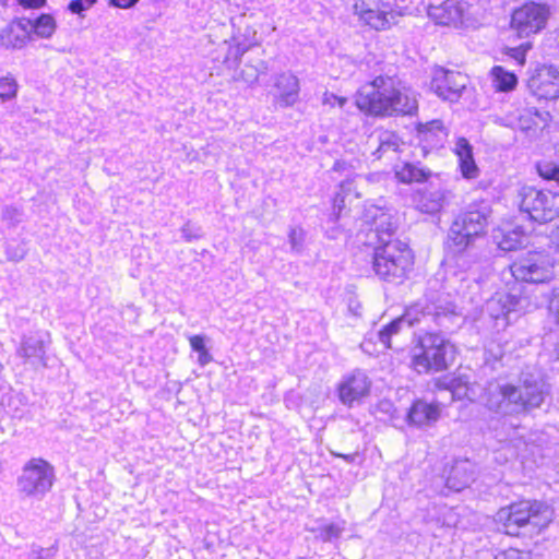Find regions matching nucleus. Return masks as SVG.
<instances>
[{
  "instance_id": "obj_6",
  "label": "nucleus",
  "mask_w": 559,
  "mask_h": 559,
  "mask_svg": "<svg viewBox=\"0 0 559 559\" xmlns=\"http://www.w3.org/2000/svg\"><path fill=\"white\" fill-rule=\"evenodd\" d=\"M455 347L441 333L419 335L413 348L412 364L418 372L443 371L453 364Z\"/></svg>"
},
{
  "instance_id": "obj_9",
  "label": "nucleus",
  "mask_w": 559,
  "mask_h": 559,
  "mask_svg": "<svg viewBox=\"0 0 559 559\" xmlns=\"http://www.w3.org/2000/svg\"><path fill=\"white\" fill-rule=\"evenodd\" d=\"M53 480V466L40 457H33L17 477V491L25 498L41 499L51 489Z\"/></svg>"
},
{
  "instance_id": "obj_11",
  "label": "nucleus",
  "mask_w": 559,
  "mask_h": 559,
  "mask_svg": "<svg viewBox=\"0 0 559 559\" xmlns=\"http://www.w3.org/2000/svg\"><path fill=\"white\" fill-rule=\"evenodd\" d=\"M532 307L530 298L513 287L509 293L496 294L490 298L486 304V311L497 321V325L502 321L501 325L506 326L521 313L530 311Z\"/></svg>"
},
{
  "instance_id": "obj_47",
  "label": "nucleus",
  "mask_w": 559,
  "mask_h": 559,
  "mask_svg": "<svg viewBox=\"0 0 559 559\" xmlns=\"http://www.w3.org/2000/svg\"><path fill=\"white\" fill-rule=\"evenodd\" d=\"M324 103L331 104V105H334L335 103H337V105L340 107H343L347 103V99L345 97H338L334 94H330V95L325 94Z\"/></svg>"
},
{
  "instance_id": "obj_49",
  "label": "nucleus",
  "mask_w": 559,
  "mask_h": 559,
  "mask_svg": "<svg viewBox=\"0 0 559 559\" xmlns=\"http://www.w3.org/2000/svg\"><path fill=\"white\" fill-rule=\"evenodd\" d=\"M139 0H110V3L115 7L128 9L133 7Z\"/></svg>"
},
{
  "instance_id": "obj_24",
  "label": "nucleus",
  "mask_w": 559,
  "mask_h": 559,
  "mask_svg": "<svg viewBox=\"0 0 559 559\" xmlns=\"http://www.w3.org/2000/svg\"><path fill=\"white\" fill-rule=\"evenodd\" d=\"M417 130L421 140L431 143L432 145H442L448 136V132L442 121L438 119L420 123Z\"/></svg>"
},
{
  "instance_id": "obj_39",
  "label": "nucleus",
  "mask_w": 559,
  "mask_h": 559,
  "mask_svg": "<svg viewBox=\"0 0 559 559\" xmlns=\"http://www.w3.org/2000/svg\"><path fill=\"white\" fill-rule=\"evenodd\" d=\"M372 5H376V0H353L352 10L361 20Z\"/></svg>"
},
{
  "instance_id": "obj_43",
  "label": "nucleus",
  "mask_w": 559,
  "mask_h": 559,
  "mask_svg": "<svg viewBox=\"0 0 559 559\" xmlns=\"http://www.w3.org/2000/svg\"><path fill=\"white\" fill-rule=\"evenodd\" d=\"M549 311L554 314L556 322L559 323V287L554 289V296L549 304Z\"/></svg>"
},
{
  "instance_id": "obj_28",
  "label": "nucleus",
  "mask_w": 559,
  "mask_h": 559,
  "mask_svg": "<svg viewBox=\"0 0 559 559\" xmlns=\"http://www.w3.org/2000/svg\"><path fill=\"white\" fill-rule=\"evenodd\" d=\"M444 204V195L441 191H424L417 201V207L427 214L438 213Z\"/></svg>"
},
{
  "instance_id": "obj_32",
  "label": "nucleus",
  "mask_w": 559,
  "mask_h": 559,
  "mask_svg": "<svg viewBox=\"0 0 559 559\" xmlns=\"http://www.w3.org/2000/svg\"><path fill=\"white\" fill-rule=\"evenodd\" d=\"M544 114H540L535 108H526L520 111L516 118V128L522 131H530L532 129L538 128L539 122H545Z\"/></svg>"
},
{
  "instance_id": "obj_5",
  "label": "nucleus",
  "mask_w": 559,
  "mask_h": 559,
  "mask_svg": "<svg viewBox=\"0 0 559 559\" xmlns=\"http://www.w3.org/2000/svg\"><path fill=\"white\" fill-rule=\"evenodd\" d=\"M413 266V254L407 243L394 239L376 245L372 254V270L388 283L401 284Z\"/></svg>"
},
{
  "instance_id": "obj_57",
  "label": "nucleus",
  "mask_w": 559,
  "mask_h": 559,
  "mask_svg": "<svg viewBox=\"0 0 559 559\" xmlns=\"http://www.w3.org/2000/svg\"><path fill=\"white\" fill-rule=\"evenodd\" d=\"M2 369V365L0 364V370Z\"/></svg>"
},
{
  "instance_id": "obj_41",
  "label": "nucleus",
  "mask_w": 559,
  "mask_h": 559,
  "mask_svg": "<svg viewBox=\"0 0 559 559\" xmlns=\"http://www.w3.org/2000/svg\"><path fill=\"white\" fill-rule=\"evenodd\" d=\"M493 559H532L528 552L520 551L514 548L501 551Z\"/></svg>"
},
{
  "instance_id": "obj_1",
  "label": "nucleus",
  "mask_w": 559,
  "mask_h": 559,
  "mask_svg": "<svg viewBox=\"0 0 559 559\" xmlns=\"http://www.w3.org/2000/svg\"><path fill=\"white\" fill-rule=\"evenodd\" d=\"M549 384L536 367L524 368L516 380L490 382L485 389V406L499 415H521L539 408L549 396Z\"/></svg>"
},
{
  "instance_id": "obj_18",
  "label": "nucleus",
  "mask_w": 559,
  "mask_h": 559,
  "mask_svg": "<svg viewBox=\"0 0 559 559\" xmlns=\"http://www.w3.org/2000/svg\"><path fill=\"white\" fill-rule=\"evenodd\" d=\"M28 21L21 19L7 25L0 33V46L7 49H22L31 40Z\"/></svg>"
},
{
  "instance_id": "obj_30",
  "label": "nucleus",
  "mask_w": 559,
  "mask_h": 559,
  "mask_svg": "<svg viewBox=\"0 0 559 559\" xmlns=\"http://www.w3.org/2000/svg\"><path fill=\"white\" fill-rule=\"evenodd\" d=\"M378 147L373 153L377 155V158H381L384 154L389 152H397L401 144L403 143L401 139L392 131L383 130L380 131L377 135Z\"/></svg>"
},
{
  "instance_id": "obj_19",
  "label": "nucleus",
  "mask_w": 559,
  "mask_h": 559,
  "mask_svg": "<svg viewBox=\"0 0 559 559\" xmlns=\"http://www.w3.org/2000/svg\"><path fill=\"white\" fill-rule=\"evenodd\" d=\"M274 86L277 90L278 104L283 107L294 105L298 99L299 81L290 72H284L276 76Z\"/></svg>"
},
{
  "instance_id": "obj_14",
  "label": "nucleus",
  "mask_w": 559,
  "mask_h": 559,
  "mask_svg": "<svg viewBox=\"0 0 559 559\" xmlns=\"http://www.w3.org/2000/svg\"><path fill=\"white\" fill-rule=\"evenodd\" d=\"M467 84V78L457 71L444 68L433 70L430 88L442 99L456 102Z\"/></svg>"
},
{
  "instance_id": "obj_20",
  "label": "nucleus",
  "mask_w": 559,
  "mask_h": 559,
  "mask_svg": "<svg viewBox=\"0 0 559 559\" xmlns=\"http://www.w3.org/2000/svg\"><path fill=\"white\" fill-rule=\"evenodd\" d=\"M454 152L459 157L461 173L464 178L473 179L479 174V169L473 157V147L465 138H459Z\"/></svg>"
},
{
  "instance_id": "obj_26",
  "label": "nucleus",
  "mask_w": 559,
  "mask_h": 559,
  "mask_svg": "<svg viewBox=\"0 0 559 559\" xmlns=\"http://www.w3.org/2000/svg\"><path fill=\"white\" fill-rule=\"evenodd\" d=\"M45 341L39 337L29 336L23 340L19 348V355L24 358H36L45 366Z\"/></svg>"
},
{
  "instance_id": "obj_23",
  "label": "nucleus",
  "mask_w": 559,
  "mask_h": 559,
  "mask_svg": "<svg viewBox=\"0 0 559 559\" xmlns=\"http://www.w3.org/2000/svg\"><path fill=\"white\" fill-rule=\"evenodd\" d=\"M395 229L396 225L392 222V217L389 214L380 212L379 214H374L372 216V225L370 231L374 235V238L378 239L377 245L392 240L391 237Z\"/></svg>"
},
{
  "instance_id": "obj_45",
  "label": "nucleus",
  "mask_w": 559,
  "mask_h": 559,
  "mask_svg": "<svg viewBox=\"0 0 559 559\" xmlns=\"http://www.w3.org/2000/svg\"><path fill=\"white\" fill-rule=\"evenodd\" d=\"M347 307H348V311L353 316H355V317H360L361 316L362 306H361L360 301L356 297L350 296L348 298Z\"/></svg>"
},
{
  "instance_id": "obj_38",
  "label": "nucleus",
  "mask_w": 559,
  "mask_h": 559,
  "mask_svg": "<svg viewBox=\"0 0 559 559\" xmlns=\"http://www.w3.org/2000/svg\"><path fill=\"white\" fill-rule=\"evenodd\" d=\"M97 0H72L68 4V9L73 14L81 15L84 11L96 3Z\"/></svg>"
},
{
  "instance_id": "obj_13",
  "label": "nucleus",
  "mask_w": 559,
  "mask_h": 559,
  "mask_svg": "<svg viewBox=\"0 0 559 559\" xmlns=\"http://www.w3.org/2000/svg\"><path fill=\"white\" fill-rule=\"evenodd\" d=\"M526 86L539 99H556L559 97V71L552 66H539L530 73Z\"/></svg>"
},
{
  "instance_id": "obj_10",
  "label": "nucleus",
  "mask_w": 559,
  "mask_h": 559,
  "mask_svg": "<svg viewBox=\"0 0 559 559\" xmlns=\"http://www.w3.org/2000/svg\"><path fill=\"white\" fill-rule=\"evenodd\" d=\"M512 276L518 282L542 284L555 276L554 262L544 252L532 251L516 259L511 265Z\"/></svg>"
},
{
  "instance_id": "obj_55",
  "label": "nucleus",
  "mask_w": 559,
  "mask_h": 559,
  "mask_svg": "<svg viewBox=\"0 0 559 559\" xmlns=\"http://www.w3.org/2000/svg\"><path fill=\"white\" fill-rule=\"evenodd\" d=\"M338 229H332L331 231H328V236L332 239L337 237Z\"/></svg>"
},
{
  "instance_id": "obj_36",
  "label": "nucleus",
  "mask_w": 559,
  "mask_h": 559,
  "mask_svg": "<svg viewBox=\"0 0 559 559\" xmlns=\"http://www.w3.org/2000/svg\"><path fill=\"white\" fill-rule=\"evenodd\" d=\"M17 91V84L11 76H4L0 79V98L3 100L10 99L15 96Z\"/></svg>"
},
{
  "instance_id": "obj_54",
  "label": "nucleus",
  "mask_w": 559,
  "mask_h": 559,
  "mask_svg": "<svg viewBox=\"0 0 559 559\" xmlns=\"http://www.w3.org/2000/svg\"><path fill=\"white\" fill-rule=\"evenodd\" d=\"M454 393L457 394L460 397L461 396H467V388L466 386H459Z\"/></svg>"
},
{
  "instance_id": "obj_35",
  "label": "nucleus",
  "mask_w": 559,
  "mask_h": 559,
  "mask_svg": "<svg viewBox=\"0 0 559 559\" xmlns=\"http://www.w3.org/2000/svg\"><path fill=\"white\" fill-rule=\"evenodd\" d=\"M536 167L540 177L546 180H554L559 185V165L552 162H540Z\"/></svg>"
},
{
  "instance_id": "obj_21",
  "label": "nucleus",
  "mask_w": 559,
  "mask_h": 559,
  "mask_svg": "<svg viewBox=\"0 0 559 559\" xmlns=\"http://www.w3.org/2000/svg\"><path fill=\"white\" fill-rule=\"evenodd\" d=\"M439 416L440 411L438 406L418 400L409 408L407 420L409 424L420 427L437 421Z\"/></svg>"
},
{
  "instance_id": "obj_8",
  "label": "nucleus",
  "mask_w": 559,
  "mask_h": 559,
  "mask_svg": "<svg viewBox=\"0 0 559 559\" xmlns=\"http://www.w3.org/2000/svg\"><path fill=\"white\" fill-rule=\"evenodd\" d=\"M521 213L538 224H546L559 216V193L525 186L518 193Z\"/></svg>"
},
{
  "instance_id": "obj_51",
  "label": "nucleus",
  "mask_w": 559,
  "mask_h": 559,
  "mask_svg": "<svg viewBox=\"0 0 559 559\" xmlns=\"http://www.w3.org/2000/svg\"><path fill=\"white\" fill-rule=\"evenodd\" d=\"M199 354V357H198V361L201 366H205L207 365L210 361H212V356L211 354L209 353L207 348L198 353Z\"/></svg>"
},
{
  "instance_id": "obj_3",
  "label": "nucleus",
  "mask_w": 559,
  "mask_h": 559,
  "mask_svg": "<svg viewBox=\"0 0 559 559\" xmlns=\"http://www.w3.org/2000/svg\"><path fill=\"white\" fill-rule=\"evenodd\" d=\"M418 314L424 319L433 321L443 330H451L457 326L460 319L455 305L445 294H430L426 296L425 302H417L406 310L404 317L399 318L384 325L379 332V341L386 347L393 348L391 338L401 330V325L407 321L408 325L419 322Z\"/></svg>"
},
{
  "instance_id": "obj_7",
  "label": "nucleus",
  "mask_w": 559,
  "mask_h": 559,
  "mask_svg": "<svg viewBox=\"0 0 559 559\" xmlns=\"http://www.w3.org/2000/svg\"><path fill=\"white\" fill-rule=\"evenodd\" d=\"M549 508L539 501L522 500L501 508L496 522L501 524L506 534L519 536L524 526H545L549 522Z\"/></svg>"
},
{
  "instance_id": "obj_52",
  "label": "nucleus",
  "mask_w": 559,
  "mask_h": 559,
  "mask_svg": "<svg viewBox=\"0 0 559 559\" xmlns=\"http://www.w3.org/2000/svg\"><path fill=\"white\" fill-rule=\"evenodd\" d=\"M331 453L334 456L344 459L347 463L355 462L356 457L358 456L357 452L349 453V454H343V453H337V452L331 451Z\"/></svg>"
},
{
  "instance_id": "obj_25",
  "label": "nucleus",
  "mask_w": 559,
  "mask_h": 559,
  "mask_svg": "<svg viewBox=\"0 0 559 559\" xmlns=\"http://www.w3.org/2000/svg\"><path fill=\"white\" fill-rule=\"evenodd\" d=\"M374 7L376 5H372L368 10V13L364 15L361 21L378 31L389 28L394 23V13L391 11L376 9Z\"/></svg>"
},
{
  "instance_id": "obj_42",
  "label": "nucleus",
  "mask_w": 559,
  "mask_h": 559,
  "mask_svg": "<svg viewBox=\"0 0 559 559\" xmlns=\"http://www.w3.org/2000/svg\"><path fill=\"white\" fill-rule=\"evenodd\" d=\"M342 528L336 524H329L323 530V538L324 540H332L334 538H338L341 536Z\"/></svg>"
},
{
  "instance_id": "obj_16",
  "label": "nucleus",
  "mask_w": 559,
  "mask_h": 559,
  "mask_svg": "<svg viewBox=\"0 0 559 559\" xmlns=\"http://www.w3.org/2000/svg\"><path fill=\"white\" fill-rule=\"evenodd\" d=\"M466 5L456 0H445L439 4L430 3L428 16L439 25L459 27L464 24Z\"/></svg>"
},
{
  "instance_id": "obj_29",
  "label": "nucleus",
  "mask_w": 559,
  "mask_h": 559,
  "mask_svg": "<svg viewBox=\"0 0 559 559\" xmlns=\"http://www.w3.org/2000/svg\"><path fill=\"white\" fill-rule=\"evenodd\" d=\"M25 21L29 22L28 29L31 34L34 33L41 38H50L57 27L55 19L49 14H40L34 20L25 19Z\"/></svg>"
},
{
  "instance_id": "obj_56",
  "label": "nucleus",
  "mask_w": 559,
  "mask_h": 559,
  "mask_svg": "<svg viewBox=\"0 0 559 559\" xmlns=\"http://www.w3.org/2000/svg\"><path fill=\"white\" fill-rule=\"evenodd\" d=\"M340 167H341V163H338V162H337V163H335V165H334V170H338V169H340Z\"/></svg>"
},
{
  "instance_id": "obj_40",
  "label": "nucleus",
  "mask_w": 559,
  "mask_h": 559,
  "mask_svg": "<svg viewBox=\"0 0 559 559\" xmlns=\"http://www.w3.org/2000/svg\"><path fill=\"white\" fill-rule=\"evenodd\" d=\"M347 198H349V197L345 195L341 191H338L336 193L334 201H333V214L331 215V221L336 222L338 219L343 209H345V206H346L345 200Z\"/></svg>"
},
{
  "instance_id": "obj_46",
  "label": "nucleus",
  "mask_w": 559,
  "mask_h": 559,
  "mask_svg": "<svg viewBox=\"0 0 559 559\" xmlns=\"http://www.w3.org/2000/svg\"><path fill=\"white\" fill-rule=\"evenodd\" d=\"M190 346L191 348L197 352V353H200L204 349H206V346H205V342H204V336L202 335H192L190 338Z\"/></svg>"
},
{
  "instance_id": "obj_50",
  "label": "nucleus",
  "mask_w": 559,
  "mask_h": 559,
  "mask_svg": "<svg viewBox=\"0 0 559 559\" xmlns=\"http://www.w3.org/2000/svg\"><path fill=\"white\" fill-rule=\"evenodd\" d=\"M46 0H19V3L24 8H39L44 5Z\"/></svg>"
},
{
  "instance_id": "obj_22",
  "label": "nucleus",
  "mask_w": 559,
  "mask_h": 559,
  "mask_svg": "<svg viewBox=\"0 0 559 559\" xmlns=\"http://www.w3.org/2000/svg\"><path fill=\"white\" fill-rule=\"evenodd\" d=\"M395 176L403 183H421L430 178L431 170L418 164L403 163L401 167L396 166Z\"/></svg>"
},
{
  "instance_id": "obj_27",
  "label": "nucleus",
  "mask_w": 559,
  "mask_h": 559,
  "mask_svg": "<svg viewBox=\"0 0 559 559\" xmlns=\"http://www.w3.org/2000/svg\"><path fill=\"white\" fill-rule=\"evenodd\" d=\"M498 247L503 251L520 249L524 242V234L520 229L500 230L495 235Z\"/></svg>"
},
{
  "instance_id": "obj_31",
  "label": "nucleus",
  "mask_w": 559,
  "mask_h": 559,
  "mask_svg": "<svg viewBox=\"0 0 559 559\" xmlns=\"http://www.w3.org/2000/svg\"><path fill=\"white\" fill-rule=\"evenodd\" d=\"M491 75L497 91L510 92L516 86V75L512 72L506 71L500 66H496L491 69Z\"/></svg>"
},
{
  "instance_id": "obj_34",
  "label": "nucleus",
  "mask_w": 559,
  "mask_h": 559,
  "mask_svg": "<svg viewBox=\"0 0 559 559\" xmlns=\"http://www.w3.org/2000/svg\"><path fill=\"white\" fill-rule=\"evenodd\" d=\"M267 70L266 63L261 60H252L249 63H246L245 67L238 73L237 80H241L245 83L251 85L258 81V78L261 73H264Z\"/></svg>"
},
{
  "instance_id": "obj_15",
  "label": "nucleus",
  "mask_w": 559,
  "mask_h": 559,
  "mask_svg": "<svg viewBox=\"0 0 559 559\" xmlns=\"http://www.w3.org/2000/svg\"><path fill=\"white\" fill-rule=\"evenodd\" d=\"M370 389L371 380L368 376L361 370H355L338 383L337 396L343 405L353 407L369 395Z\"/></svg>"
},
{
  "instance_id": "obj_2",
  "label": "nucleus",
  "mask_w": 559,
  "mask_h": 559,
  "mask_svg": "<svg viewBox=\"0 0 559 559\" xmlns=\"http://www.w3.org/2000/svg\"><path fill=\"white\" fill-rule=\"evenodd\" d=\"M356 105L373 116L412 115L417 100L401 88V82L389 75H379L364 84L356 96Z\"/></svg>"
},
{
  "instance_id": "obj_33",
  "label": "nucleus",
  "mask_w": 559,
  "mask_h": 559,
  "mask_svg": "<svg viewBox=\"0 0 559 559\" xmlns=\"http://www.w3.org/2000/svg\"><path fill=\"white\" fill-rule=\"evenodd\" d=\"M369 178L364 175H355L353 178H348L341 182L340 191L345 195H354L355 199H359L364 195V189L368 186Z\"/></svg>"
},
{
  "instance_id": "obj_53",
  "label": "nucleus",
  "mask_w": 559,
  "mask_h": 559,
  "mask_svg": "<svg viewBox=\"0 0 559 559\" xmlns=\"http://www.w3.org/2000/svg\"><path fill=\"white\" fill-rule=\"evenodd\" d=\"M552 243L559 251V226H558L557 230L552 234Z\"/></svg>"
},
{
  "instance_id": "obj_17",
  "label": "nucleus",
  "mask_w": 559,
  "mask_h": 559,
  "mask_svg": "<svg viewBox=\"0 0 559 559\" xmlns=\"http://www.w3.org/2000/svg\"><path fill=\"white\" fill-rule=\"evenodd\" d=\"M477 474L478 468L474 462L468 459L456 460L449 471L447 487L461 491L475 481Z\"/></svg>"
},
{
  "instance_id": "obj_12",
  "label": "nucleus",
  "mask_w": 559,
  "mask_h": 559,
  "mask_svg": "<svg viewBox=\"0 0 559 559\" xmlns=\"http://www.w3.org/2000/svg\"><path fill=\"white\" fill-rule=\"evenodd\" d=\"M549 16L545 4L527 2L516 9L511 19V26L520 37H527L542 31Z\"/></svg>"
},
{
  "instance_id": "obj_4",
  "label": "nucleus",
  "mask_w": 559,
  "mask_h": 559,
  "mask_svg": "<svg viewBox=\"0 0 559 559\" xmlns=\"http://www.w3.org/2000/svg\"><path fill=\"white\" fill-rule=\"evenodd\" d=\"M491 209L486 201L469 204L460 212L449 229L447 246L457 257L456 263L464 267L460 261L473 248L474 241L485 235Z\"/></svg>"
},
{
  "instance_id": "obj_48",
  "label": "nucleus",
  "mask_w": 559,
  "mask_h": 559,
  "mask_svg": "<svg viewBox=\"0 0 559 559\" xmlns=\"http://www.w3.org/2000/svg\"><path fill=\"white\" fill-rule=\"evenodd\" d=\"M50 556V549H34L28 559H46Z\"/></svg>"
},
{
  "instance_id": "obj_44",
  "label": "nucleus",
  "mask_w": 559,
  "mask_h": 559,
  "mask_svg": "<svg viewBox=\"0 0 559 559\" xmlns=\"http://www.w3.org/2000/svg\"><path fill=\"white\" fill-rule=\"evenodd\" d=\"M200 231L199 227L194 228L190 223H187L182 227L183 237L189 241L199 238L201 236Z\"/></svg>"
},
{
  "instance_id": "obj_37",
  "label": "nucleus",
  "mask_w": 559,
  "mask_h": 559,
  "mask_svg": "<svg viewBox=\"0 0 559 559\" xmlns=\"http://www.w3.org/2000/svg\"><path fill=\"white\" fill-rule=\"evenodd\" d=\"M288 238L292 250L299 252L302 249V243L305 240L304 230L297 227L290 228Z\"/></svg>"
}]
</instances>
